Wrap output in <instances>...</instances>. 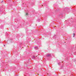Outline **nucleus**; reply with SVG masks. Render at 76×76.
I'll list each match as a JSON object with an SVG mask.
<instances>
[{
  "mask_svg": "<svg viewBox=\"0 0 76 76\" xmlns=\"http://www.w3.org/2000/svg\"><path fill=\"white\" fill-rule=\"evenodd\" d=\"M34 48L35 49H36V48H38V47L36 46V47H35Z\"/></svg>",
  "mask_w": 76,
  "mask_h": 76,
  "instance_id": "3",
  "label": "nucleus"
},
{
  "mask_svg": "<svg viewBox=\"0 0 76 76\" xmlns=\"http://www.w3.org/2000/svg\"><path fill=\"white\" fill-rule=\"evenodd\" d=\"M26 15H28V12H26Z\"/></svg>",
  "mask_w": 76,
  "mask_h": 76,
  "instance_id": "4",
  "label": "nucleus"
},
{
  "mask_svg": "<svg viewBox=\"0 0 76 76\" xmlns=\"http://www.w3.org/2000/svg\"><path fill=\"white\" fill-rule=\"evenodd\" d=\"M3 1H2L1 2V3H2V2H3Z\"/></svg>",
  "mask_w": 76,
  "mask_h": 76,
  "instance_id": "8",
  "label": "nucleus"
},
{
  "mask_svg": "<svg viewBox=\"0 0 76 76\" xmlns=\"http://www.w3.org/2000/svg\"><path fill=\"white\" fill-rule=\"evenodd\" d=\"M36 57V56H33L32 57L33 58H35Z\"/></svg>",
  "mask_w": 76,
  "mask_h": 76,
  "instance_id": "2",
  "label": "nucleus"
},
{
  "mask_svg": "<svg viewBox=\"0 0 76 76\" xmlns=\"http://www.w3.org/2000/svg\"><path fill=\"white\" fill-rule=\"evenodd\" d=\"M60 62H59V63H58V64L59 65H60Z\"/></svg>",
  "mask_w": 76,
  "mask_h": 76,
  "instance_id": "6",
  "label": "nucleus"
},
{
  "mask_svg": "<svg viewBox=\"0 0 76 76\" xmlns=\"http://www.w3.org/2000/svg\"><path fill=\"white\" fill-rule=\"evenodd\" d=\"M42 6H43V5H42Z\"/></svg>",
  "mask_w": 76,
  "mask_h": 76,
  "instance_id": "10",
  "label": "nucleus"
},
{
  "mask_svg": "<svg viewBox=\"0 0 76 76\" xmlns=\"http://www.w3.org/2000/svg\"><path fill=\"white\" fill-rule=\"evenodd\" d=\"M47 56L48 57H51V55H50V54H48L47 55Z\"/></svg>",
  "mask_w": 76,
  "mask_h": 76,
  "instance_id": "1",
  "label": "nucleus"
},
{
  "mask_svg": "<svg viewBox=\"0 0 76 76\" xmlns=\"http://www.w3.org/2000/svg\"><path fill=\"white\" fill-rule=\"evenodd\" d=\"M36 57H37V56H36Z\"/></svg>",
  "mask_w": 76,
  "mask_h": 76,
  "instance_id": "12",
  "label": "nucleus"
},
{
  "mask_svg": "<svg viewBox=\"0 0 76 76\" xmlns=\"http://www.w3.org/2000/svg\"><path fill=\"white\" fill-rule=\"evenodd\" d=\"M4 46H5V45H4Z\"/></svg>",
  "mask_w": 76,
  "mask_h": 76,
  "instance_id": "11",
  "label": "nucleus"
},
{
  "mask_svg": "<svg viewBox=\"0 0 76 76\" xmlns=\"http://www.w3.org/2000/svg\"><path fill=\"white\" fill-rule=\"evenodd\" d=\"M17 76H18V75H17Z\"/></svg>",
  "mask_w": 76,
  "mask_h": 76,
  "instance_id": "13",
  "label": "nucleus"
},
{
  "mask_svg": "<svg viewBox=\"0 0 76 76\" xmlns=\"http://www.w3.org/2000/svg\"><path fill=\"white\" fill-rule=\"evenodd\" d=\"M75 37V33H74V36H73V37Z\"/></svg>",
  "mask_w": 76,
  "mask_h": 76,
  "instance_id": "7",
  "label": "nucleus"
},
{
  "mask_svg": "<svg viewBox=\"0 0 76 76\" xmlns=\"http://www.w3.org/2000/svg\"><path fill=\"white\" fill-rule=\"evenodd\" d=\"M62 67H63V66H62Z\"/></svg>",
  "mask_w": 76,
  "mask_h": 76,
  "instance_id": "9",
  "label": "nucleus"
},
{
  "mask_svg": "<svg viewBox=\"0 0 76 76\" xmlns=\"http://www.w3.org/2000/svg\"><path fill=\"white\" fill-rule=\"evenodd\" d=\"M53 38H56V35H55V36H54L53 37Z\"/></svg>",
  "mask_w": 76,
  "mask_h": 76,
  "instance_id": "5",
  "label": "nucleus"
}]
</instances>
